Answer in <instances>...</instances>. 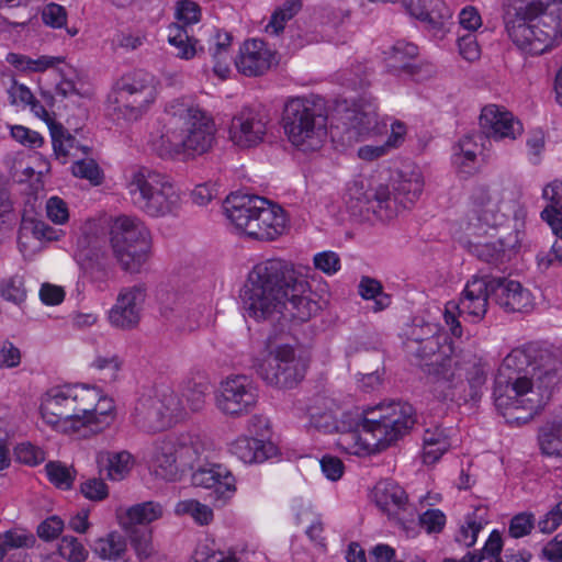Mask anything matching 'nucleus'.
Returning a JSON list of instances; mask_svg holds the SVG:
<instances>
[{
  "instance_id": "nucleus-3",
  "label": "nucleus",
  "mask_w": 562,
  "mask_h": 562,
  "mask_svg": "<svg viewBox=\"0 0 562 562\" xmlns=\"http://www.w3.org/2000/svg\"><path fill=\"white\" fill-rule=\"evenodd\" d=\"M405 348L416 358L438 398L458 403L481 398L486 383L485 364L474 356H456L446 336L412 337Z\"/></svg>"
},
{
  "instance_id": "nucleus-46",
  "label": "nucleus",
  "mask_w": 562,
  "mask_h": 562,
  "mask_svg": "<svg viewBox=\"0 0 562 562\" xmlns=\"http://www.w3.org/2000/svg\"><path fill=\"white\" fill-rule=\"evenodd\" d=\"M60 557L70 562H83L88 557V551L83 544L72 536H64L58 544Z\"/></svg>"
},
{
  "instance_id": "nucleus-54",
  "label": "nucleus",
  "mask_w": 562,
  "mask_h": 562,
  "mask_svg": "<svg viewBox=\"0 0 562 562\" xmlns=\"http://www.w3.org/2000/svg\"><path fill=\"white\" fill-rule=\"evenodd\" d=\"M72 175L78 178L87 179L94 184L101 182V171L97 162L92 159L85 160L80 159L74 162Z\"/></svg>"
},
{
  "instance_id": "nucleus-44",
  "label": "nucleus",
  "mask_w": 562,
  "mask_h": 562,
  "mask_svg": "<svg viewBox=\"0 0 562 562\" xmlns=\"http://www.w3.org/2000/svg\"><path fill=\"white\" fill-rule=\"evenodd\" d=\"M301 7V0H288L272 14L270 22L266 26V31L278 35L283 31L285 22L291 20L300 11Z\"/></svg>"
},
{
  "instance_id": "nucleus-52",
  "label": "nucleus",
  "mask_w": 562,
  "mask_h": 562,
  "mask_svg": "<svg viewBox=\"0 0 562 562\" xmlns=\"http://www.w3.org/2000/svg\"><path fill=\"white\" fill-rule=\"evenodd\" d=\"M536 519L532 513L522 512L515 515L508 526V533L512 538L519 539L531 532L535 528Z\"/></svg>"
},
{
  "instance_id": "nucleus-25",
  "label": "nucleus",
  "mask_w": 562,
  "mask_h": 562,
  "mask_svg": "<svg viewBox=\"0 0 562 562\" xmlns=\"http://www.w3.org/2000/svg\"><path fill=\"white\" fill-rule=\"evenodd\" d=\"M149 463L156 477L168 482H173L178 479L182 468L170 436L154 443Z\"/></svg>"
},
{
  "instance_id": "nucleus-45",
  "label": "nucleus",
  "mask_w": 562,
  "mask_h": 562,
  "mask_svg": "<svg viewBox=\"0 0 562 562\" xmlns=\"http://www.w3.org/2000/svg\"><path fill=\"white\" fill-rule=\"evenodd\" d=\"M50 136L55 155L66 158L75 148L76 139L61 125L50 126Z\"/></svg>"
},
{
  "instance_id": "nucleus-28",
  "label": "nucleus",
  "mask_w": 562,
  "mask_h": 562,
  "mask_svg": "<svg viewBox=\"0 0 562 562\" xmlns=\"http://www.w3.org/2000/svg\"><path fill=\"white\" fill-rule=\"evenodd\" d=\"M229 451L246 464L261 463L274 453V446L252 437H238L229 445Z\"/></svg>"
},
{
  "instance_id": "nucleus-19",
  "label": "nucleus",
  "mask_w": 562,
  "mask_h": 562,
  "mask_svg": "<svg viewBox=\"0 0 562 562\" xmlns=\"http://www.w3.org/2000/svg\"><path fill=\"white\" fill-rule=\"evenodd\" d=\"M147 296L145 283H136L120 290L116 303L110 310V323L122 329L135 327L140 319V312Z\"/></svg>"
},
{
  "instance_id": "nucleus-1",
  "label": "nucleus",
  "mask_w": 562,
  "mask_h": 562,
  "mask_svg": "<svg viewBox=\"0 0 562 562\" xmlns=\"http://www.w3.org/2000/svg\"><path fill=\"white\" fill-rule=\"evenodd\" d=\"M562 360L558 351L528 342L514 348L498 368L494 403L506 423H529L547 404L559 382Z\"/></svg>"
},
{
  "instance_id": "nucleus-50",
  "label": "nucleus",
  "mask_w": 562,
  "mask_h": 562,
  "mask_svg": "<svg viewBox=\"0 0 562 562\" xmlns=\"http://www.w3.org/2000/svg\"><path fill=\"white\" fill-rule=\"evenodd\" d=\"M175 16L177 19L176 23L188 29V26L200 21L201 9L198 3L191 0H181L177 2Z\"/></svg>"
},
{
  "instance_id": "nucleus-2",
  "label": "nucleus",
  "mask_w": 562,
  "mask_h": 562,
  "mask_svg": "<svg viewBox=\"0 0 562 562\" xmlns=\"http://www.w3.org/2000/svg\"><path fill=\"white\" fill-rule=\"evenodd\" d=\"M307 285L291 261L269 258L251 268L239 297L247 315L257 321L284 308L293 319L307 322L321 310L317 301L304 295Z\"/></svg>"
},
{
  "instance_id": "nucleus-39",
  "label": "nucleus",
  "mask_w": 562,
  "mask_h": 562,
  "mask_svg": "<svg viewBox=\"0 0 562 562\" xmlns=\"http://www.w3.org/2000/svg\"><path fill=\"white\" fill-rule=\"evenodd\" d=\"M63 60V57L40 56L33 59L22 54L9 53L7 55V61L21 71H44Z\"/></svg>"
},
{
  "instance_id": "nucleus-18",
  "label": "nucleus",
  "mask_w": 562,
  "mask_h": 562,
  "mask_svg": "<svg viewBox=\"0 0 562 562\" xmlns=\"http://www.w3.org/2000/svg\"><path fill=\"white\" fill-rule=\"evenodd\" d=\"M258 397V387L251 378L232 375L221 383L216 406L227 416L240 417L255 408Z\"/></svg>"
},
{
  "instance_id": "nucleus-51",
  "label": "nucleus",
  "mask_w": 562,
  "mask_h": 562,
  "mask_svg": "<svg viewBox=\"0 0 562 562\" xmlns=\"http://www.w3.org/2000/svg\"><path fill=\"white\" fill-rule=\"evenodd\" d=\"M49 481L59 488L68 490L74 482L71 470L60 462H48L45 467Z\"/></svg>"
},
{
  "instance_id": "nucleus-17",
  "label": "nucleus",
  "mask_w": 562,
  "mask_h": 562,
  "mask_svg": "<svg viewBox=\"0 0 562 562\" xmlns=\"http://www.w3.org/2000/svg\"><path fill=\"white\" fill-rule=\"evenodd\" d=\"M255 368L267 384L280 389L293 387L305 374V363L289 345L271 350L268 359L255 364Z\"/></svg>"
},
{
  "instance_id": "nucleus-20",
  "label": "nucleus",
  "mask_w": 562,
  "mask_h": 562,
  "mask_svg": "<svg viewBox=\"0 0 562 562\" xmlns=\"http://www.w3.org/2000/svg\"><path fill=\"white\" fill-rule=\"evenodd\" d=\"M401 3L407 14L435 36L442 37L449 31L452 12L442 0H402Z\"/></svg>"
},
{
  "instance_id": "nucleus-24",
  "label": "nucleus",
  "mask_w": 562,
  "mask_h": 562,
  "mask_svg": "<svg viewBox=\"0 0 562 562\" xmlns=\"http://www.w3.org/2000/svg\"><path fill=\"white\" fill-rule=\"evenodd\" d=\"M480 126L488 138L516 139L522 133L521 123L503 106L490 104L482 109Z\"/></svg>"
},
{
  "instance_id": "nucleus-40",
  "label": "nucleus",
  "mask_w": 562,
  "mask_h": 562,
  "mask_svg": "<svg viewBox=\"0 0 562 562\" xmlns=\"http://www.w3.org/2000/svg\"><path fill=\"white\" fill-rule=\"evenodd\" d=\"M475 137L482 138L480 135H468L461 138L453 147L452 161L458 168L465 172L469 171L467 168H470L471 165L474 164L477 156L479 146Z\"/></svg>"
},
{
  "instance_id": "nucleus-48",
  "label": "nucleus",
  "mask_w": 562,
  "mask_h": 562,
  "mask_svg": "<svg viewBox=\"0 0 562 562\" xmlns=\"http://www.w3.org/2000/svg\"><path fill=\"white\" fill-rule=\"evenodd\" d=\"M177 512L189 514L200 525H207L213 519L212 508L195 499L180 502Z\"/></svg>"
},
{
  "instance_id": "nucleus-21",
  "label": "nucleus",
  "mask_w": 562,
  "mask_h": 562,
  "mask_svg": "<svg viewBox=\"0 0 562 562\" xmlns=\"http://www.w3.org/2000/svg\"><path fill=\"white\" fill-rule=\"evenodd\" d=\"M267 133L265 115L251 108L241 109L233 116L229 125V138L240 148L257 146Z\"/></svg>"
},
{
  "instance_id": "nucleus-8",
  "label": "nucleus",
  "mask_w": 562,
  "mask_h": 562,
  "mask_svg": "<svg viewBox=\"0 0 562 562\" xmlns=\"http://www.w3.org/2000/svg\"><path fill=\"white\" fill-rule=\"evenodd\" d=\"M224 211L236 228L254 239L273 240L285 229L283 210L258 195L231 194Z\"/></svg>"
},
{
  "instance_id": "nucleus-9",
  "label": "nucleus",
  "mask_w": 562,
  "mask_h": 562,
  "mask_svg": "<svg viewBox=\"0 0 562 562\" xmlns=\"http://www.w3.org/2000/svg\"><path fill=\"white\" fill-rule=\"evenodd\" d=\"M490 296L506 312H528L532 307L531 293L518 281L490 276H475L468 281L461 307L468 315L481 319L486 314Z\"/></svg>"
},
{
  "instance_id": "nucleus-4",
  "label": "nucleus",
  "mask_w": 562,
  "mask_h": 562,
  "mask_svg": "<svg viewBox=\"0 0 562 562\" xmlns=\"http://www.w3.org/2000/svg\"><path fill=\"white\" fill-rule=\"evenodd\" d=\"M311 426L324 432H339L337 446L349 454L369 456L385 450L405 436L415 425L414 407L392 402L364 411L357 420H340L325 412L311 415Z\"/></svg>"
},
{
  "instance_id": "nucleus-10",
  "label": "nucleus",
  "mask_w": 562,
  "mask_h": 562,
  "mask_svg": "<svg viewBox=\"0 0 562 562\" xmlns=\"http://www.w3.org/2000/svg\"><path fill=\"white\" fill-rule=\"evenodd\" d=\"M392 189L387 186H380L373 194V200H367L362 192V186L355 182L348 188L350 201L356 200L362 211V203L370 204L369 209L382 221H389L405 209H409L420 196L424 189L422 172L416 167L406 166L398 170L392 180Z\"/></svg>"
},
{
  "instance_id": "nucleus-37",
  "label": "nucleus",
  "mask_w": 562,
  "mask_h": 562,
  "mask_svg": "<svg viewBox=\"0 0 562 562\" xmlns=\"http://www.w3.org/2000/svg\"><path fill=\"white\" fill-rule=\"evenodd\" d=\"M358 293L363 300H372L374 302L373 312H381L391 305V295L383 292L381 282L371 277H362Z\"/></svg>"
},
{
  "instance_id": "nucleus-13",
  "label": "nucleus",
  "mask_w": 562,
  "mask_h": 562,
  "mask_svg": "<svg viewBox=\"0 0 562 562\" xmlns=\"http://www.w3.org/2000/svg\"><path fill=\"white\" fill-rule=\"evenodd\" d=\"M113 257L122 270L137 273L149 258L151 236L145 223L136 216L121 215L110 228Z\"/></svg>"
},
{
  "instance_id": "nucleus-42",
  "label": "nucleus",
  "mask_w": 562,
  "mask_h": 562,
  "mask_svg": "<svg viewBox=\"0 0 562 562\" xmlns=\"http://www.w3.org/2000/svg\"><path fill=\"white\" fill-rule=\"evenodd\" d=\"M26 294L27 291L23 276L14 274L0 281V296L3 300L20 306L25 302Z\"/></svg>"
},
{
  "instance_id": "nucleus-62",
  "label": "nucleus",
  "mask_w": 562,
  "mask_h": 562,
  "mask_svg": "<svg viewBox=\"0 0 562 562\" xmlns=\"http://www.w3.org/2000/svg\"><path fill=\"white\" fill-rule=\"evenodd\" d=\"M562 525V501L557 503L539 521L538 528L542 533H551Z\"/></svg>"
},
{
  "instance_id": "nucleus-30",
  "label": "nucleus",
  "mask_w": 562,
  "mask_h": 562,
  "mask_svg": "<svg viewBox=\"0 0 562 562\" xmlns=\"http://www.w3.org/2000/svg\"><path fill=\"white\" fill-rule=\"evenodd\" d=\"M97 461L101 470L106 471V477L111 481L124 480L135 463L133 456L126 450L99 452Z\"/></svg>"
},
{
  "instance_id": "nucleus-16",
  "label": "nucleus",
  "mask_w": 562,
  "mask_h": 562,
  "mask_svg": "<svg viewBox=\"0 0 562 562\" xmlns=\"http://www.w3.org/2000/svg\"><path fill=\"white\" fill-rule=\"evenodd\" d=\"M116 87V102L127 120H137L157 97L155 77L142 69L124 75Z\"/></svg>"
},
{
  "instance_id": "nucleus-7",
  "label": "nucleus",
  "mask_w": 562,
  "mask_h": 562,
  "mask_svg": "<svg viewBox=\"0 0 562 562\" xmlns=\"http://www.w3.org/2000/svg\"><path fill=\"white\" fill-rule=\"evenodd\" d=\"M165 112L166 132L154 144L161 158H194L213 147L214 121L198 105L177 99L167 104Z\"/></svg>"
},
{
  "instance_id": "nucleus-49",
  "label": "nucleus",
  "mask_w": 562,
  "mask_h": 562,
  "mask_svg": "<svg viewBox=\"0 0 562 562\" xmlns=\"http://www.w3.org/2000/svg\"><path fill=\"white\" fill-rule=\"evenodd\" d=\"M14 457L19 463L35 467L45 460V452L31 442H21L14 448Z\"/></svg>"
},
{
  "instance_id": "nucleus-55",
  "label": "nucleus",
  "mask_w": 562,
  "mask_h": 562,
  "mask_svg": "<svg viewBox=\"0 0 562 562\" xmlns=\"http://www.w3.org/2000/svg\"><path fill=\"white\" fill-rule=\"evenodd\" d=\"M314 267L325 274L333 276L340 269V258L335 251L317 252L313 258Z\"/></svg>"
},
{
  "instance_id": "nucleus-64",
  "label": "nucleus",
  "mask_w": 562,
  "mask_h": 562,
  "mask_svg": "<svg viewBox=\"0 0 562 562\" xmlns=\"http://www.w3.org/2000/svg\"><path fill=\"white\" fill-rule=\"evenodd\" d=\"M193 560L194 562H237L235 557L225 555L224 552L211 550L206 546L195 550Z\"/></svg>"
},
{
  "instance_id": "nucleus-33",
  "label": "nucleus",
  "mask_w": 562,
  "mask_h": 562,
  "mask_svg": "<svg viewBox=\"0 0 562 562\" xmlns=\"http://www.w3.org/2000/svg\"><path fill=\"white\" fill-rule=\"evenodd\" d=\"M168 43L176 48L178 58L188 60L196 54L198 41L179 23H171L168 26Z\"/></svg>"
},
{
  "instance_id": "nucleus-59",
  "label": "nucleus",
  "mask_w": 562,
  "mask_h": 562,
  "mask_svg": "<svg viewBox=\"0 0 562 562\" xmlns=\"http://www.w3.org/2000/svg\"><path fill=\"white\" fill-rule=\"evenodd\" d=\"M483 528L482 521L476 520L475 514L467 517V525L462 526L457 540L465 547H472L476 542V538Z\"/></svg>"
},
{
  "instance_id": "nucleus-29",
  "label": "nucleus",
  "mask_w": 562,
  "mask_h": 562,
  "mask_svg": "<svg viewBox=\"0 0 562 562\" xmlns=\"http://www.w3.org/2000/svg\"><path fill=\"white\" fill-rule=\"evenodd\" d=\"M162 516V507L155 502H145L130 507L119 516V521L124 530L145 528L144 526Z\"/></svg>"
},
{
  "instance_id": "nucleus-56",
  "label": "nucleus",
  "mask_w": 562,
  "mask_h": 562,
  "mask_svg": "<svg viewBox=\"0 0 562 562\" xmlns=\"http://www.w3.org/2000/svg\"><path fill=\"white\" fill-rule=\"evenodd\" d=\"M146 40L147 37L144 32L123 31L115 35L113 43L116 47L131 52L142 47Z\"/></svg>"
},
{
  "instance_id": "nucleus-23",
  "label": "nucleus",
  "mask_w": 562,
  "mask_h": 562,
  "mask_svg": "<svg viewBox=\"0 0 562 562\" xmlns=\"http://www.w3.org/2000/svg\"><path fill=\"white\" fill-rule=\"evenodd\" d=\"M276 52L261 40H248L235 59L237 70L247 77H258L277 65Z\"/></svg>"
},
{
  "instance_id": "nucleus-11",
  "label": "nucleus",
  "mask_w": 562,
  "mask_h": 562,
  "mask_svg": "<svg viewBox=\"0 0 562 562\" xmlns=\"http://www.w3.org/2000/svg\"><path fill=\"white\" fill-rule=\"evenodd\" d=\"M127 191L133 204L150 217L173 214L181 202L172 179L147 167H137L131 172Z\"/></svg>"
},
{
  "instance_id": "nucleus-61",
  "label": "nucleus",
  "mask_w": 562,
  "mask_h": 562,
  "mask_svg": "<svg viewBox=\"0 0 562 562\" xmlns=\"http://www.w3.org/2000/svg\"><path fill=\"white\" fill-rule=\"evenodd\" d=\"M64 529V521L58 516H50L37 527V536L45 541L56 539Z\"/></svg>"
},
{
  "instance_id": "nucleus-27",
  "label": "nucleus",
  "mask_w": 562,
  "mask_h": 562,
  "mask_svg": "<svg viewBox=\"0 0 562 562\" xmlns=\"http://www.w3.org/2000/svg\"><path fill=\"white\" fill-rule=\"evenodd\" d=\"M170 437L182 471L192 469L202 458H206L209 443L200 434L182 432L179 435H170Z\"/></svg>"
},
{
  "instance_id": "nucleus-41",
  "label": "nucleus",
  "mask_w": 562,
  "mask_h": 562,
  "mask_svg": "<svg viewBox=\"0 0 562 562\" xmlns=\"http://www.w3.org/2000/svg\"><path fill=\"white\" fill-rule=\"evenodd\" d=\"M378 108L374 103L361 104L353 111L351 125L359 135L370 134L378 126Z\"/></svg>"
},
{
  "instance_id": "nucleus-34",
  "label": "nucleus",
  "mask_w": 562,
  "mask_h": 562,
  "mask_svg": "<svg viewBox=\"0 0 562 562\" xmlns=\"http://www.w3.org/2000/svg\"><path fill=\"white\" fill-rule=\"evenodd\" d=\"M538 440L543 454L550 457L562 456V422H547L539 429Z\"/></svg>"
},
{
  "instance_id": "nucleus-47",
  "label": "nucleus",
  "mask_w": 562,
  "mask_h": 562,
  "mask_svg": "<svg viewBox=\"0 0 562 562\" xmlns=\"http://www.w3.org/2000/svg\"><path fill=\"white\" fill-rule=\"evenodd\" d=\"M130 532L132 546L140 561L151 557L154 547L151 543V532L148 528L126 530Z\"/></svg>"
},
{
  "instance_id": "nucleus-36",
  "label": "nucleus",
  "mask_w": 562,
  "mask_h": 562,
  "mask_svg": "<svg viewBox=\"0 0 562 562\" xmlns=\"http://www.w3.org/2000/svg\"><path fill=\"white\" fill-rule=\"evenodd\" d=\"M385 54L390 70L397 71L411 66V61L418 55V47L413 43L397 41Z\"/></svg>"
},
{
  "instance_id": "nucleus-12",
  "label": "nucleus",
  "mask_w": 562,
  "mask_h": 562,
  "mask_svg": "<svg viewBox=\"0 0 562 562\" xmlns=\"http://www.w3.org/2000/svg\"><path fill=\"white\" fill-rule=\"evenodd\" d=\"M282 126L293 146L303 151H314L326 140L327 114L321 102L294 98L284 105Z\"/></svg>"
},
{
  "instance_id": "nucleus-31",
  "label": "nucleus",
  "mask_w": 562,
  "mask_h": 562,
  "mask_svg": "<svg viewBox=\"0 0 562 562\" xmlns=\"http://www.w3.org/2000/svg\"><path fill=\"white\" fill-rule=\"evenodd\" d=\"M154 394L159 402V408L164 414L168 427L183 420L188 416V408L182 398L172 389L166 386L157 389Z\"/></svg>"
},
{
  "instance_id": "nucleus-22",
  "label": "nucleus",
  "mask_w": 562,
  "mask_h": 562,
  "mask_svg": "<svg viewBox=\"0 0 562 562\" xmlns=\"http://www.w3.org/2000/svg\"><path fill=\"white\" fill-rule=\"evenodd\" d=\"M195 486L213 488L215 502L223 506L231 501L236 491V479L223 464L211 463L199 467L192 474Z\"/></svg>"
},
{
  "instance_id": "nucleus-53",
  "label": "nucleus",
  "mask_w": 562,
  "mask_h": 562,
  "mask_svg": "<svg viewBox=\"0 0 562 562\" xmlns=\"http://www.w3.org/2000/svg\"><path fill=\"white\" fill-rule=\"evenodd\" d=\"M5 552L12 549L31 548L35 543V537L24 529H10L3 532Z\"/></svg>"
},
{
  "instance_id": "nucleus-60",
  "label": "nucleus",
  "mask_w": 562,
  "mask_h": 562,
  "mask_svg": "<svg viewBox=\"0 0 562 562\" xmlns=\"http://www.w3.org/2000/svg\"><path fill=\"white\" fill-rule=\"evenodd\" d=\"M11 136L19 143L30 148H38L43 145V137L40 133L22 125L11 127Z\"/></svg>"
},
{
  "instance_id": "nucleus-14",
  "label": "nucleus",
  "mask_w": 562,
  "mask_h": 562,
  "mask_svg": "<svg viewBox=\"0 0 562 562\" xmlns=\"http://www.w3.org/2000/svg\"><path fill=\"white\" fill-rule=\"evenodd\" d=\"M74 258L86 272L106 277L111 267L108 251V234L95 221H87L80 227Z\"/></svg>"
},
{
  "instance_id": "nucleus-26",
  "label": "nucleus",
  "mask_w": 562,
  "mask_h": 562,
  "mask_svg": "<svg viewBox=\"0 0 562 562\" xmlns=\"http://www.w3.org/2000/svg\"><path fill=\"white\" fill-rule=\"evenodd\" d=\"M132 418L138 428L147 432L161 431L168 428L154 392L144 393L137 398Z\"/></svg>"
},
{
  "instance_id": "nucleus-6",
  "label": "nucleus",
  "mask_w": 562,
  "mask_h": 562,
  "mask_svg": "<svg viewBox=\"0 0 562 562\" xmlns=\"http://www.w3.org/2000/svg\"><path fill=\"white\" fill-rule=\"evenodd\" d=\"M504 22L519 49L543 54L562 38V0H507Z\"/></svg>"
},
{
  "instance_id": "nucleus-15",
  "label": "nucleus",
  "mask_w": 562,
  "mask_h": 562,
  "mask_svg": "<svg viewBox=\"0 0 562 562\" xmlns=\"http://www.w3.org/2000/svg\"><path fill=\"white\" fill-rule=\"evenodd\" d=\"M501 183H477L469 195V214L477 224L495 228L503 224L506 212L512 209V199Z\"/></svg>"
},
{
  "instance_id": "nucleus-38",
  "label": "nucleus",
  "mask_w": 562,
  "mask_h": 562,
  "mask_svg": "<svg viewBox=\"0 0 562 562\" xmlns=\"http://www.w3.org/2000/svg\"><path fill=\"white\" fill-rule=\"evenodd\" d=\"M92 549L101 559L116 561L125 553L126 541L122 535L111 532L106 537L98 539Z\"/></svg>"
},
{
  "instance_id": "nucleus-32",
  "label": "nucleus",
  "mask_w": 562,
  "mask_h": 562,
  "mask_svg": "<svg viewBox=\"0 0 562 562\" xmlns=\"http://www.w3.org/2000/svg\"><path fill=\"white\" fill-rule=\"evenodd\" d=\"M423 443V459L427 464L437 462L451 447L450 437L439 426L425 430Z\"/></svg>"
},
{
  "instance_id": "nucleus-58",
  "label": "nucleus",
  "mask_w": 562,
  "mask_h": 562,
  "mask_svg": "<svg viewBox=\"0 0 562 562\" xmlns=\"http://www.w3.org/2000/svg\"><path fill=\"white\" fill-rule=\"evenodd\" d=\"M419 524L428 533L440 532L446 525V516L439 509H428L419 516Z\"/></svg>"
},
{
  "instance_id": "nucleus-35",
  "label": "nucleus",
  "mask_w": 562,
  "mask_h": 562,
  "mask_svg": "<svg viewBox=\"0 0 562 562\" xmlns=\"http://www.w3.org/2000/svg\"><path fill=\"white\" fill-rule=\"evenodd\" d=\"M374 496L376 504L389 513L404 506L407 499L405 491L393 482L380 483L374 490Z\"/></svg>"
},
{
  "instance_id": "nucleus-43",
  "label": "nucleus",
  "mask_w": 562,
  "mask_h": 562,
  "mask_svg": "<svg viewBox=\"0 0 562 562\" xmlns=\"http://www.w3.org/2000/svg\"><path fill=\"white\" fill-rule=\"evenodd\" d=\"M471 251L482 261L492 265L504 262L506 258V248L499 239L495 243H476L471 245Z\"/></svg>"
},
{
  "instance_id": "nucleus-5",
  "label": "nucleus",
  "mask_w": 562,
  "mask_h": 562,
  "mask_svg": "<svg viewBox=\"0 0 562 562\" xmlns=\"http://www.w3.org/2000/svg\"><path fill=\"white\" fill-rule=\"evenodd\" d=\"M45 424L63 434L81 429L93 434L108 428L115 418L112 398L86 384H65L49 389L40 406Z\"/></svg>"
},
{
  "instance_id": "nucleus-57",
  "label": "nucleus",
  "mask_w": 562,
  "mask_h": 562,
  "mask_svg": "<svg viewBox=\"0 0 562 562\" xmlns=\"http://www.w3.org/2000/svg\"><path fill=\"white\" fill-rule=\"evenodd\" d=\"M382 366V357L380 353L375 355V368L372 371L366 370L359 372V375L361 378L358 380L360 383V386L367 391H374L376 390L383 381V372H380V368Z\"/></svg>"
},
{
  "instance_id": "nucleus-63",
  "label": "nucleus",
  "mask_w": 562,
  "mask_h": 562,
  "mask_svg": "<svg viewBox=\"0 0 562 562\" xmlns=\"http://www.w3.org/2000/svg\"><path fill=\"white\" fill-rule=\"evenodd\" d=\"M542 198L549 202L544 209L562 212V181H552L542 190Z\"/></svg>"
}]
</instances>
